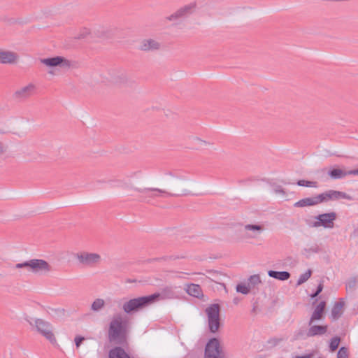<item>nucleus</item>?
I'll use <instances>...</instances> for the list:
<instances>
[{
  "label": "nucleus",
  "mask_w": 358,
  "mask_h": 358,
  "mask_svg": "<svg viewBox=\"0 0 358 358\" xmlns=\"http://www.w3.org/2000/svg\"><path fill=\"white\" fill-rule=\"evenodd\" d=\"M108 358H131L129 355L120 347L111 349L108 353Z\"/></svg>",
  "instance_id": "24"
},
{
  "label": "nucleus",
  "mask_w": 358,
  "mask_h": 358,
  "mask_svg": "<svg viewBox=\"0 0 358 358\" xmlns=\"http://www.w3.org/2000/svg\"><path fill=\"white\" fill-rule=\"evenodd\" d=\"M311 357H312L311 355H307L298 356L297 357V358H311Z\"/></svg>",
  "instance_id": "45"
},
{
  "label": "nucleus",
  "mask_w": 358,
  "mask_h": 358,
  "mask_svg": "<svg viewBox=\"0 0 358 358\" xmlns=\"http://www.w3.org/2000/svg\"><path fill=\"white\" fill-rule=\"evenodd\" d=\"M339 343H340V338H338L337 336L333 338L331 340L330 345H329L330 350L332 352L335 351L338 348Z\"/></svg>",
  "instance_id": "34"
},
{
  "label": "nucleus",
  "mask_w": 358,
  "mask_h": 358,
  "mask_svg": "<svg viewBox=\"0 0 358 358\" xmlns=\"http://www.w3.org/2000/svg\"><path fill=\"white\" fill-rule=\"evenodd\" d=\"M103 78L108 82L115 85H123L130 83V78L128 75L118 69H111L107 71Z\"/></svg>",
  "instance_id": "7"
},
{
  "label": "nucleus",
  "mask_w": 358,
  "mask_h": 358,
  "mask_svg": "<svg viewBox=\"0 0 358 358\" xmlns=\"http://www.w3.org/2000/svg\"><path fill=\"white\" fill-rule=\"evenodd\" d=\"M309 329L306 333V337H313L318 335H323L327 331V325H309Z\"/></svg>",
  "instance_id": "19"
},
{
  "label": "nucleus",
  "mask_w": 358,
  "mask_h": 358,
  "mask_svg": "<svg viewBox=\"0 0 358 358\" xmlns=\"http://www.w3.org/2000/svg\"><path fill=\"white\" fill-rule=\"evenodd\" d=\"M337 358H348V351L345 347H342L339 349Z\"/></svg>",
  "instance_id": "35"
},
{
  "label": "nucleus",
  "mask_w": 358,
  "mask_h": 358,
  "mask_svg": "<svg viewBox=\"0 0 358 358\" xmlns=\"http://www.w3.org/2000/svg\"><path fill=\"white\" fill-rule=\"evenodd\" d=\"M159 296V294L155 293L149 296L130 299L123 303L122 309L126 314H132L153 303Z\"/></svg>",
  "instance_id": "4"
},
{
  "label": "nucleus",
  "mask_w": 358,
  "mask_h": 358,
  "mask_svg": "<svg viewBox=\"0 0 358 358\" xmlns=\"http://www.w3.org/2000/svg\"><path fill=\"white\" fill-rule=\"evenodd\" d=\"M283 341L284 339L282 338H272L268 340L267 345L269 348L275 347L281 343Z\"/></svg>",
  "instance_id": "32"
},
{
  "label": "nucleus",
  "mask_w": 358,
  "mask_h": 358,
  "mask_svg": "<svg viewBox=\"0 0 358 358\" xmlns=\"http://www.w3.org/2000/svg\"><path fill=\"white\" fill-rule=\"evenodd\" d=\"M6 151V146L4 143L0 141V156L3 155Z\"/></svg>",
  "instance_id": "41"
},
{
  "label": "nucleus",
  "mask_w": 358,
  "mask_h": 358,
  "mask_svg": "<svg viewBox=\"0 0 358 358\" xmlns=\"http://www.w3.org/2000/svg\"><path fill=\"white\" fill-rule=\"evenodd\" d=\"M348 173L349 175H358V169L355 170L348 171Z\"/></svg>",
  "instance_id": "44"
},
{
  "label": "nucleus",
  "mask_w": 358,
  "mask_h": 358,
  "mask_svg": "<svg viewBox=\"0 0 358 358\" xmlns=\"http://www.w3.org/2000/svg\"><path fill=\"white\" fill-rule=\"evenodd\" d=\"M16 268H29L30 270L31 269V259L22 263H18L15 265Z\"/></svg>",
  "instance_id": "36"
},
{
  "label": "nucleus",
  "mask_w": 358,
  "mask_h": 358,
  "mask_svg": "<svg viewBox=\"0 0 358 358\" xmlns=\"http://www.w3.org/2000/svg\"><path fill=\"white\" fill-rule=\"evenodd\" d=\"M318 358H322V357H318Z\"/></svg>",
  "instance_id": "47"
},
{
  "label": "nucleus",
  "mask_w": 358,
  "mask_h": 358,
  "mask_svg": "<svg viewBox=\"0 0 358 358\" xmlns=\"http://www.w3.org/2000/svg\"><path fill=\"white\" fill-rule=\"evenodd\" d=\"M336 214L334 212L319 215L314 223L315 227H324L325 228H333L334 221L336 220Z\"/></svg>",
  "instance_id": "13"
},
{
  "label": "nucleus",
  "mask_w": 358,
  "mask_h": 358,
  "mask_svg": "<svg viewBox=\"0 0 358 358\" xmlns=\"http://www.w3.org/2000/svg\"><path fill=\"white\" fill-rule=\"evenodd\" d=\"M48 73L50 74H52V75L55 74V73L52 70L49 71Z\"/></svg>",
  "instance_id": "46"
},
{
  "label": "nucleus",
  "mask_w": 358,
  "mask_h": 358,
  "mask_svg": "<svg viewBox=\"0 0 358 358\" xmlns=\"http://www.w3.org/2000/svg\"><path fill=\"white\" fill-rule=\"evenodd\" d=\"M80 63L76 61H69V69L74 70L80 67Z\"/></svg>",
  "instance_id": "39"
},
{
  "label": "nucleus",
  "mask_w": 358,
  "mask_h": 358,
  "mask_svg": "<svg viewBox=\"0 0 358 358\" xmlns=\"http://www.w3.org/2000/svg\"><path fill=\"white\" fill-rule=\"evenodd\" d=\"M160 43L153 38H144L139 43V49L142 51L150 52L157 50L160 48Z\"/></svg>",
  "instance_id": "17"
},
{
  "label": "nucleus",
  "mask_w": 358,
  "mask_h": 358,
  "mask_svg": "<svg viewBox=\"0 0 358 358\" xmlns=\"http://www.w3.org/2000/svg\"><path fill=\"white\" fill-rule=\"evenodd\" d=\"M261 282V278L259 275H252L249 278L248 284L250 289H252L256 285L260 284Z\"/></svg>",
  "instance_id": "29"
},
{
  "label": "nucleus",
  "mask_w": 358,
  "mask_h": 358,
  "mask_svg": "<svg viewBox=\"0 0 358 358\" xmlns=\"http://www.w3.org/2000/svg\"><path fill=\"white\" fill-rule=\"evenodd\" d=\"M274 192L277 197L283 198L285 196V192L280 187H278L274 189Z\"/></svg>",
  "instance_id": "37"
},
{
  "label": "nucleus",
  "mask_w": 358,
  "mask_h": 358,
  "mask_svg": "<svg viewBox=\"0 0 358 358\" xmlns=\"http://www.w3.org/2000/svg\"><path fill=\"white\" fill-rule=\"evenodd\" d=\"M339 199H345L348 200L352 199L351 196L345 192L336 190H329L315 196L302 199L296 202L294 206L296 208H304L307 206H316L329 200H337Z\"/></svg>",
  "instance_id": "3"
},
{
  "label": "nucleus",
  "mask_w": 358,
  "mask_h": 358,
  "mask_svg": "<svg viewBox=\"0 0 358 358\" xmlns=\"http://www.w3.org/2000/svg\"><path fill=\"white\" fill-rule=\"evenodd\" d=\"M36 90V87L33 83H29L27 86L22 87L20 89L16 90L13 94V96L16 99L25 100L32 96Z\"/></svg>",
  "instance_id": "15"
},
{
  "label": "nucleus",
  "mask_w": 358,
  "mask_h": 358,
  "mask_svg": "<svg viewBox=\"0 0 358 358\" xmlns=\"http://www.w3.org/2000/svg\"><path fill=\"white\" fill-rule=\"evenodd\" d=\"M91 34L90 29L83 27L78 30H74L72 32V38L75 40H83Z\"/></svg>",
  "instance_id": "23"
},
{
  "label": "nucleus",
  "mask_w": 358,
  "mask_h": 358,
  "mask_svg": "<svg viewBox=\"0 0 358 358\" xmlns=\"http://www.w3.org/2000/svg\"><path fill=\"white\" fill-rule=\"evenodd\" d=\"M17 55L16 53L10 51L0 50V63L13 64L16 62Z\"/></svg>",
  "instance_id": "20"
},
{
  "label": "nucleus",
  "mask_w": 358,
  "mask_h": 358,
  "mask_svg": "<svg viewBox=\"0 0 358 358\" xmlns=\"http://www.w3.org/2000/svg\"><path fill=\"white\" fill-rule=\"evenodd\" d=\"M326 306L325 301H321L315 308V310L313 311L311 317L310 319V321L308 322V325H311L313 324V322L315 320H320L323 319V315Z\"/></svg>",
  "instance_id": "18"
},
{
  "label": "nucleus",
  "mask_w": 358,
  "mask_h": 358,
  "mask_svg": "<svg viewBox=\"0 0 358 358\" xmlns=\"http://www.w3.org/2000/svg\"><path fill=\"white\" fill-rule=\"evenodd\" d=\"M205 357L206 358H224L218 339L213 338L208 342L205 349Z\"/></svg>",
  "instance_id": "9"
},
{
  "label": "nucleus",
  "mask_w": 358,
  "mask_h": 358,
  "mask_svg": "<svg viewBox=\"0 0 358 358\" xmlns=\"http://www.w3.org/2000/svg\"><path fill=\"white\" fill-rule=\"evenodd\" d=\"M73 258L84 265L92 266L99 264L101 260V256L97 253H90L87 252L73 253Z\"/></svg>",
  "instance_id": "8"
},
{
  "label": "nucleus",
  "mask_w": 358,
  "mask_h": 358,
  "mask_svg": "<svg viewBox=\"0 0 358 358\" xmlns=\"http://www.w3.org/2000/svg\"><path fill=\"white\" fill-rule=\"evenodd\" d=\"M185 291L187 293L192 296L200 298L203 296V292L201 287L196 284H187L185 285Z\"/></svg>",
  "instance_id": "22"
},
{
  "label": "nucleus",
  "mask_w": 358,
  "mask_h": 358,
  "mask_svg": "<svg viewBox=\"0 0 358 358\" xmlns=\"http://www.w3.org/2000/svg\"><path fill=\"white\" fill-rule=\"evenodd\" d=\"M356 279L355 278H352L350 279L348 282V285H347V287H346V289L347 290H350V291H352L355 286H356Z\"/></svg>",
  "instance_id": "38"
},
{
  "label": "nucleus",
  "mask_w": 358,
  "mask_h": 358,
  "mask_svg": "<svg viewBox=\"0 0 358 358\" xmlns=\"http://www.w3.org/2000/svg\"><path fill=\"white\" fill-rule=\"evenodd\" d=\"M328 175L331 179L336 180L343 178L349 174L348 173V171L341 169H334L328 172Z\"/></svg>",
  "instance_id": "27"
},
{
  "label": "nucleus",
  "mask_w": 358,
  "mask_h": 358,
  "mask_svg": "<svg viewBox=\"0 0 358 358\" xmlns=\"http://www.w3.org/2000/svg\"><path fill=\"white\" fill-rule=\"evenodd\" d=\"M244 236L247 239H258L263 234L264 227L262 224H248L243 227Z\"/></svg>",
  "instance_id": "12"
},
{
  "label": "nucleus",
  "mask_w": 358,
  "mask_h": 358,
  "mask_svg": "<svg viewBox=\"0 0 358 358\" xmlns=\"http://www.w3.org/2000/svg\"><path fill=\"white\" fill-rule=\"evenodd\" d=\"M85 340V338L83 336H78L75 338V344L77 348L80 346L81 343Z\"/></svg>",
  "instance_id": "40"
},
{
  "label": "nucleus",
  "mask_w": 358,
  "mask_h": 358,
  "mask_svg": "<svg viewBox=\"0 0 358 358\" xmlns=\"http://www.w3.org/2000/svg\"><path fill=\"white\" fill-rule=\"evenodd\" d=\"M117 28L111 26H99L93 31V35L101 40L113 39L117 32Z\"/></svg>",
  "instance_id": "10"
},
{
  "label": "nucleus",
  "mask_w": 358,
  "mask_h": 358,
  "mask_svg": "<svg viewBox=\"0 0 358 358\" xmlns=\"http://www.w3.org/2000/svg\"><path fill=\"white\" fill-rule=\"evenodd\" d=\"M108 341L115 344H124L127 341V324L120 313L112 317L108 331Z\"/></svg>",
  "instance_id": "2"
},
{
  "label": "nucleus",
  "mask_w": 358,
  "mask_h": 358,
  "mask_svg": "<svg viewBox=\"0 0 358 358\" xmlns=\"http://www.w3.org/2000/svg\"><path fill=\"white\" fill-rule=\"evenodd\" d=\"M31 269L34 273H48L52 270L50 264L44 259H31Z\"/></svg>",
  "instance_id": "16"
},
{
  "label": "nucleus",
  "mask_w": 358,
  "mask_h": 358,
  "mask_svg": "<svg viewBox=\"0 0 358 358\" xmlns=\"http://www.w3.org/2000/svg\"><path fill=\"white\" fill-rule=\"evenodd\" d=\"M188 144L192 149L198 150L208 145L210 143L197 136H190L188 138Z\"/></svg>",
  "instance_id": "21"
},
{
  "label": "nucleus",
  "mask_w": 358,
  "mask_h": 358,
  "mask_svg": "<svg viewBox=\"0 0 358 358\" xmlns=\"http://www.w3.org/2000/svg\"><path fill=\"white\" fill-rule=\"evenodd\" d=\"M250 287H249L248 284H243L241 283L237 285L236 287V290L237 292H240L243 294H248L250 291Z\"/></svg>",
  "instance_id": "30"
},
{
  "label": "nucleus",
  "mask_w": 358,
  "mask_h": 358,
  "mask_svg": "<svg viewBox=\"0 0 358 358\" xmlns=\"http://www.w3.org/2000/svg\"><path fill=\"white\" fill-rule=\"evenodd\" d=\"M116 182L119 190L138 193L156 192L166 196L185 195L189 189L185 179L171 173L157 175L143 170L132 171Z\"/></svg>",
  "instance_id": "1"
},
{
  "label": "nucleus",
  "mask_w": 358,
  "mask_h": 358,
  "mask_svg": "<svg viewBox=\"0 0 358 358\" xmlns=\"http://www.w3.org/2000/svg\"><path fill=\"white\" fill-rule=\"evenodd\" d=\"M195 8V4L194 3H190L188 5H185L179 9H178L176 12L172 13L171 15L167 16L166 17V20L172 22H177L180 19L187 16L188 15H190L193 13Z\"/></svg>",
  "instance_id": "11"
},
{
  "label": "nucleus",
  "mask_w": 358,
  "mask_h": 358,
  "mask_svg": "<svg viewBox=\"0 0 358 358\" xmlns=\"http://www.w3.org/2000/svg\"><path fill=\"white\" fill-rule=\"evenodd\" d=\"M268 275L280 280H287L290 277V273L287 271H268Z\"/></svg>",
  "instance_id": "26"
},
{
  "label": "nucleus",
  "mask_w": 358,
  "mask_h": 358,
  "mask_svg": "<svg viewBox=\"0 0 358 358\" xmlns=\"http://www.w3.org/2000/svg\"><path fill=\"white\" fill-rule=\"evenodd\" d=\"M299 186H306L308 187H317V183L315 181H308L305 180H299L297 182Z\"/></svg>",
  "instance_id": "31"
},
{
  "label": "nucleus",
  "mask_w": 358,
  "mask_h": 358,
  "mask_svg": "<svg viewBox=\"0 0 358 358\" xmlns=\"http://www.w3.org/2000/svg\"><path fill=\"white\" fill-rule=\"evenodd\" d=\"M105 306V301L102 299H95L91 305V310L93 311H99Z\"/></svg>",
  "instance_id": "28"
},
{
  "label": "nucleus",
  "mask_w": 358,
  "mask_h": 358,
  "mask_svg": "<svg viewBox=\"0 0 358 358\" xmlns=\"http://www.w3.org/2000/svg\"><path fill=\"white\" fill-rule=\"evenodd\" d=\"M311 275V271L308 270L304 273H303L299 278L297 285H301L303 282H305Z\"/></svg>",
  "instance_id": "33"
},
{
  "label": "nucleus",
  "mask_w": 358,
  "mask_h": 358,
  "mask_svg": "<svg viewBox=\"0 0 358 358\" xmlns=\"http://www.w3.org/2000/svg\"><path fill=\"white\" fill-rule=\"evenodd\" d=\"M220 311V308L218 304H212L205 310L207 315L208 327L213 334L217 332L221 326Z\"/></svg>",
  "instance_id": "5"
},
{
  "label": "nucleus",
  "mask_w": 358,
  "mask_h": 358,
  "mask_svg": "<svg viewBox=\"0 0 358 358\" xmlns=\"http://www.w3.org/2000/svg\"><path fill=\"white\" fill-rule=\"evenodd\" d=\"M306 333H303L302 331L298 332L295 336L296 339H299V338H306Z\"/></svg>",
  "instance_id": "43"
},
{
  "label": "nucleus",
  "mask_w": 358,
  "mask_h": 358,
  "mask_svg": "<svg viewBox=\"0 0 358 358\" xmlns=\"http://www.w3.org/2000/svg\"><path fill=\"white\" fill-rule=\"evenodd\" d=\"M39 62L45 66L50 68H66L67 66V59L65 57L61 56H56L54 57L48 58H41L39 59Z\"/></svg>",
  "instance_id": "14"
},
{
  "label": "nucleus",
  "mask_w": 358,
  "mask_h": 358,
  "mask_svg": "<svg viewBox=\"0 0 358 358\" xmlns=\"http://www.w3.org/2000/svg\"><path fill=\"white\" fill-rule=\"evenodd\" d=\"M322 289H323V285L322 283H320L317 287V289L316 292L313 295H312V297L317 296L322 291Z\"/></svg>",
  "instance_id": "42"
},
{
  "label": "nucleus",
  "mask_w": 358,
  "mask_h": 358,
  "mask_svg": "<svg viewBox=\"0 0 358 358\" xmlns=\"http://www.w3.org/2000/svg\"><path fill=\"white\" fill-rule=\"evenodd\" d=\"M35 326L38 332L50 341V343L54 345H58L53 334L52 327L50 323L42 319H36L35 320Z\"/></svg>",
  "instance_id": "6"
},
{
  "label": "nucleus",
  "mask_w": 358,
  "mask_h": 358,
  "mask_svg": "<svg viewBox=\"0 0 358 358\" xmlns=\"http://www.w3.org/2000/svg\"><path fill=\"white\" fill-rule=\"evenodd\" d=\"M343 306L344 302H338L334 305L331 312V316L334 320H338L342 315Z\"/></svg>",
  "instance_id": "25"
}]
</instances>
